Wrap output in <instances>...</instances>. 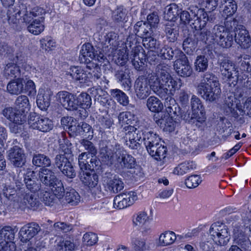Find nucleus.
<instances>
[{"instance_id": "obj_16", "label": "nucleus", "mask_w": 251, "mask_h": 251, "mask_svg": "<svg viewBox=\"0 0 251 251\" xmlns=\"http://www.w3.org/2000/svg\"><path fill=\"white\" fill-rule=\"evenodd\" d=\"M233 241L244 251H251V242L249 237L238 226L233 229Z\"/></svg>"}, {"instance_id": "obj_37", "label": "nucleus", "mask_w": 251, "mask_h": 251, "mask_svg": "<svg viewBox=\"0 0 251 251\" xmlns=\"http://www.w3.org/2000/svg\"><path fill=\"white\" fill-rule=\"evenodd\" d=\"M66 203L72 206L78 204L80 201V196L75 189H71L66 191L64 196Z\"/></svg>"}, {"instance_id": "obj_4", "label": "nucleus", "mask_w": 251, "mask_h": 251, "mask_svg": "<svg viewBox=\"0 0 251 251\" xmlns=\"http://www.w3.org/2000/svg\"><path fill=\"white\" fill-rule=\"evenodd\" d=\"M209 234L215 243L219 246H226L230 239L227 226L219 222L211 225Z\"/></svg>"}, {"instance_id": "obj_48", "label": "nucleus", "mask_w": 251, "mask_h": 251, "mask_svg": "<svg viewBox=\"0 0 251 251\" xmlns=\"http://www.w3.org/2000/svg\"><path fill=\"white\" fill-rule=\"evenodd\" d=\"M20 70L18 66L14 63L7 64L4 70V75L8 77L15 78L19 76Z\"/></svg>"}, {"instance_id": "obj_56", "label": "nucleus", "mask_w": 251, "mask_h": 251, "mask_svg": "<svg viewBox=\"0 0 251 251\" xmlns=\"http://www.w3.org/2000/svg\"><path fill=\"white\" fill-rule=\"evenodd\" d=\"M205 117L201 111L200 113L198 112H193L191 114L190 124L200 127L201 126L202 123L205 122Z\"/></svg>"}, {"instance_id": "obj_29", "label": "nucleus", "mask_w": 251, "mask_h": 251, "mask_svg": "<svg viewBox=\"0 0 251 251\" xmlns=\"http://www.w3.org/2000/svg\"><path fill=\"white\" fill-rule=\"evenodd\" d=\"M78 95H65L60 99V102L66 109L70 110H76L80 103L77 99Z\"/></svg>"}, {"instance_id": "obj_64", "label": "nucleus", "mask_w": 251, "mask_h": 251, "mask_svg": "<svg viewBox=\"0 0 251 251\" xmlns=\"http://www.w3.org/2000/svg\"><path fill=\"white\" fill-rule=\"evenodd\" d=\"M80 135L85 137L86 138L91 139L93 137V131L91 126L87 123H83L81 126Z\"/></svg>"}, {"instance_id": "obj_30", "label": "nucleus", "mask_w": 251, "mask_h": 251, "mask_svg": "<svg viewBox=\"0 0 251 251\" xmlns=\"http://www.w3.org/2000/svg\"><path fill=\"white\" fill-rule=\"evenodd\" d=\"M28 31L35 35L41 33L45 29L44 18L40 17L33 20L27 26Z\"/></svg>"}, {"instance_id": "obj_38", "label": "nucleus", "mask_w": 251, "mask_h": 251, "mask_svg": "<svg viewBox=\"0 0 251 251\" xmlns=\"http://www.w3.org/2000/svg\"><path fill=\"white\" fill-rule=\"evenodd\" d=\"M23 79L18 78L10 81L7 85V89L11 94H20L23 91Z\"/></svg>"}, {"instance_id": "obj_31", "label": "nucleus", "mask_w": 251, "mask_h": 251, "mask_svg": "<svg viewBox=\"0 0 251 251\" xmlns=\"http://www.w3.org/2000/svg\"><path fill=\"white\" fill-rule=\"evenodd\" d=\"M179 8L176 3H171L165 7L164 18L167 21H175L179 15Z\"/></svg>"}, {"instance_id": "obj_40", "label": "nucleus", "mask_w": 251, "mask_h": 251, "mask_svg": "<svg viewBox=\"0 0 251 251\" xmlns=\"http://www.w3.org/2000/svg\"><path fill=\"white\" fill-rule=\"evenodd\" d=\"M131 245L133 251H146L148 249L146 240L140 237H131Z\"/></svg>"}, {"instance_id": "obj_20", "label": "nucleus", "mask_w": 251, "mask_h": 251, "mask_svg": "<svg viewBox=\"0 0 251 251\" xmlns=\"http://www.w3.org/2000/svg\"><path fill=\"white\" fill-rule=\"evenodd\" d=\"M38 175L43 184L50 187L58 179L52 170L45 167L40 169Z\"/></svg>"}, {"instance_id": "obj_7", "label": "nucleus", "mask_w": 251, "mask_h": 251, "mask_svg": "<svg viewBox=\"0 0 251 251\" xmlns=\"http://www.w3.org/2000/svg\"><path fill=\"white\" fill-rule=\"evenodd\" d=\"M220 67L222 75L229 81H232L233 85L240 81L242 75L239 76L237 67L231 61L228 59H224L220 62Z\"/></svg>"}, {"instance_id": "obj_50", "label": "nucleus", "mask_w": 251, "mask_h": 251, "mask_svg": "<svg viewBox=\"0 0 251 251\" xmlns=\"http://www.w3.org/2000/svg\"><path fill=\"white\" fill-rule=\"evenodd\" d=\"M150 35L144 37L143 39V44L144 47L150 50L151 51L156 52L158 49V44L156 39Z\"/></svg>"}, {"instance_id": "obj_59", "label": "nucleus", "mask_w": 251, "mask_h": 251, "mask_svg": "<svg viewBox=\"0 0 251 251\" xmlns=\"http://www.w3.org/2000/svg\"><path fill=\"white\" fill-rule=\"evenodd\" d=\"M97 235L93 232H88L84 234L83 237V244L87 246L94 245L98 242Z\"/></svg>"}, {"instance_id": "obj_43", "label": "nucleus", "mask_w": 251, "mask_h": 251, "mask_svg": "<svg viewBox=\"0 0 251 251\" xmlns=\"http://www.w3.org/2000/svg\"><path fill=\"white\" fill-rule=\"evenodd\" d=\"M147 106L151 111L154 112H160L163 108V105L161 101L153 96L148 99Z\"/></svg>"}, {"instance_id": "obj_36", "label": "nucleus", "mask_w": 251, "mask_h": 251, "mask_svg": "<svg viewBox=\"0 0 251 251\" xmlns=\"http://www.w3.org/2000/svg\"><path fill=\"white\" fill-rule=\"evenodd\" d=\"M176 239V235L172 231H166L159 236V242L162 246H167L173 244Z\"/></svg>"}, {"instance_id": "obj_27", "label": "nucleus", "mask_w": 251, "mask_h": 251, "mask_svg": "<svg viewBox=\"0 0 251 251\" xmlns=\"http://www.w3.org/2000/svg\"><path fill=\"white\" fill-rule=\"evenodd\" d=\"M35 176V172L33 171H28L25 175L24 181L26 188L31 193H36L41 189V184L36 178L33 177Z\"/></svg>"}, {"instance_id": "obj_10", "label": "nucleus", "mask_w": 251, "mask_h": 251, "mask_svg": "<svg viewBox=\"0 0 251 251\" xmlns=\"http://www.w3.org/2000/svg\"><path fill=\"white\" fill-rule=\"evenodd\" d=\"M179 53V58L174 63V69L176 73L182 77H188L192 73V68L187 57L181 50H176Z\"/></svg>"}, {"instance_id": "obj_44", "label": "nucleus", "mask_w": 251, "mask_h": 251, "mask_svg": "<svg viewBox=\"0 0 251 251\" xmlns=\"http://www.w3.org/2000/svg\"><path fill=\"white\" fill-rule=\"evenodd\" d=\"M208 65V59L204 55H198L194 62L195 69L198 72H203L206 71Z\"/></svg>"}, {"instance_id": "obj_47", "label": "nucleus", "mask_w": 251, "mask_h": 251, "mask_svg": "<svg viewBox=\"0 0 251 251\" xmlns=\"http://www.w3.org/2000/svg\"><path fill=\"white\" fill-rule=\"evenodd\" d=\"M176 50H173L171 48L165 46L159 50L158 49L156 52L158 53V55L162 59L171 60L173 58L175 52L179 54V53L176 51Z\"/></svg>"}, {"instance_id": "obj_32", "label": "nucleus", "mask_w": 251, "mask_h": 251, "mask_svg": "<svg viewBox=\"0 0 251 251\" xmlns=\"http://www.w3.org/2000/svg\"><path fill=\"white\" fill-rule=\"evenodd\" d=\"M135 34L137 35L144 37L150 35H152V31L151 27H149L148 25L143 21L137 22L134 26Z\"/></svg>"}, {"instance_id": "obj_1", "label": "nucleus", "mask_w": 251, "mask_h": 251, "mask_svg": "<svg viewBox=\"0 0 251 251\" xmlns=\"http://www.w3.org/2000/svg\"><path fill=\"white\" fill-rule=\"evenodd\" d=\"M157 76L151 74L149 77L151 88L156 94H173L180 89L182 82L180 78H173L169 73V66L165 64L157 66Z\"/></svg>"}, {"instance_id": "obj_9", "label": "nucleus", "mask_w": 251, "mask_h": 251, "mask_svg": "<svg viewBox=\"0 0 251 251\" xmlns=\"http://www.w3.org/2000/svg\"><path fill=\"white\" fill-rule=\"evenodd\" d=\"M54 165L67 177L74 178L75 177L76 172L74 167L65 154L56 155L54 158Z\"/></svg>"}, {"instance_id": "obj_42", "label": "nucleus", "mask_w": 251, "mask_h": 251, "mask_svg": "<svg viewBox=\"0 0 251 251\" xmlns=\"http://www.w3.org/2000/svg\"><path fill=\"white\" fill-rule=\"evenodd\" d=\"M40 47L45 52H49L55 50L56 43L50 37L42 38L40 40Z\"/></svg>"}, {"instance_id": "obj_19", "label": "nucleus", "mask_w": 251, "mask_h": 251, "mask_svg": "<svg viewBox=\"0 0 251 251\" xmlns=\"http://www.w3.org/2000/svg\"><path fill=\"white\" fill-rule=\"evenodd\" d=\"M190 12L194 16V27L196 30H200L203 28L206 25L208 20L207 13L202 8H198L197 7H192L190 8Z\"/></svg>"}, {"instance_id": "obj_63", "label": "nucleus", "mask_w": 251, "mask_h": 251, "mask_svg": "<svg viewBox=\"0 0 251 251\" xmlns=\"http://www.w3.org/2000/svg\"><path fill=\"white\" fill-rule=\"evenodd\" d=\"M180 18V24L183 25H187L190 23V22L194 18L193 15L191 12L186 10H182L179 13Z\"/></svg>"}, {"instance_id": "obj_58", "label": "nucleus", "mask_w": 251, "mask_h": 251, "mask_svg": "<svg viewBox=\"0 0 251 251\" xmlns=\"http://www.w3.org/2000/svg\"><path fill=\"white\" fill-rule=\"evenodd\" d=\"M52 189L53 191V194L59 199H61L63 198L65 189L64 187V185L63 182L61 180L59 179H57L55 183L51 186Z\"/></svg>"}, {"instance_id": "obj_53", "label": "nucleus", "mask_w": 251, "mask_h": 251, "mask_svg": "<svg viewBox=\"0 0 251 251\" xmlns=\"http://www.w3.org/2000/svg\"><path fill=\"white\" fill-rule=\"evenodd\" d=\"M56 247L58 251H74L75 246L73 240H66L59 241Z\"/></svg>"}, {"instance_id": "obj_39", "label": "nucleus", "mask_w": 251, "mask_h": 251, "mask_svg": "<svg viewBox=\"0 0 251 251\" xmlns=\"http://www.w3.org/2000/svg\"><path fill=\"white\" fill-rule=\"evenodd\" d=\"M195 168L196 164L193 161L183 162L176 167L174 169L173 173L177 175H183Z\"/></svg>"}, {"instance_id": "obj_34", "label": "nucleus", "mask_w": 251, "mask_h": 251, "mask_svg": "<svg viewBox=\"0 0 251 251\" xmlns=\"http://www.w3.org/2000/svg\"><path fill=\"white\" fill-rule=\"evenodd\" d=\"M17 109L20 112L21 114H24L25 117H26L25 113L30 109L29 100L25 95H21L16 100Z\"/></svg>"}, {"instance_id": "obj_5", "label": "nucleus", "mask_w": 251, "mask_h": 251, "mask_svg": "<svg viewBox=\"0 0 251 251\" xmlns=\"http://www.w3.org/2000/svg\"><path fill=\"white\" fill-rule=\"evenodd\" d=\"M197 91L200 94H219L221 89L217 77L211 73H205L197 87Z\"/></svg>"}, {"instance_id": "obj_11", "label": "nucleus", "mask_w": 251, "mask_h": 251, "mask_svg": "<svg viewBox=\"0 0 251 251\" xmlns=\"http://www.w3.org/2000/svg\"><path fill=\"white\" fill-rule=\"evenodd\" d=\"M102 184L107 191L116 194L123 189L124 184L123 181L110 173H106L102 178Z\"/></svg>"}, {"instance_id": "obj_41", "label": "nucleus", "mask_w": 251, "mask_h": 251, "mask_svg": "<svg viewBox=\"0 0 251 251\" xmlns=\"http://www.w3.org/2000/svg\"><path fill=\"white\" fill-rule=\"evenodd\" d=\"M127 128L126 130H128V132L126 133L125 136V140L126 141H131L135 139L138 140L139 141L142 138V131H140L134 127L130 126H128L125 127Z\"/></svg>"}, {"instance_id": "obj_2", "label": "nucleus", "mask_w": 251, "mask_h": 251, "mask_svg": "<svg viewBox=\"0 0 251 251\" xmlns=\"http://www.w3.org/2000/svg\"><path fill=\"white\" fill-rule=\"evenodd\" d=\"M104 157L109 165L117 164L122 168L131 169L135 165V158L127 154L123 147L115 140L106 147Z\"/></svg>"}, {"instance_id": "obj_17", "label": "nucleus", "mask_w": 251, "mask_h": 251, "mask_svg": "<svg viewBox=\"0 0 251 251\" xmlns=\"http://www.w3.org/2000/svg\"><path fill=\"white\" fill-rule=\"evenodd\" d=\"M18 203L19 207L22 210L27 207L33 210H37L40 204L37 195L35 193H26L25 190H24V194L21 200L19 201Z\"/></svg>"}, {"instance_id": "obj_60", "label": "nucleus", "mask_w": 251, "mask_h": 251, "mask_svg": "<svg viewBox=\"0 0 251 251\" xmlns=\"http://www.w3.org/2000/svg\"><path fill=\"white\" fill-rule=\"evenodd\" d=\"M91 158L89 160L87 165V171L94 172L95 170H99L100 167V160L97 157L96 155L91 156Z\"/></svg>"}, {"instance_id": "obj_13", "label": "nucleus", "mask_w": 251, "mask_h": 251, "mask_svg": "<svg viewBox=\"0 0 251 251\" xmlns=\"http://www.w3.org/2000/svg\"><path fill=\"white\" fill-rule=\"evenodd\" d=\"M8 159L15 167L21 168L25 165L26 156L23 149L15 146L8 151Z\"/></svg>"}, {"instance_id": "obj_26", "label": "nucleus", "mask_w": 251, "mask_h": 251, "mask_svg": "<svg viewBox=\"0 0 251 251\" xmlns=\"http://www.w3.org/2000/svg\"><path fill=\"white\" fill-rule=\"evenodd\" d=\"M23 188L15 189L14 187L5 184L2 190L3 195L8 200L19 203L24 194Z\"/></svg>"}, {"instance_id": "obj_57", "label": "nucleus", "mask_w": 251, "mask_h": 251, "mask_svg": "<svg viewBox=\"0 0 251 251\" xmlns=\"http://www.w3.org/2000/svg\"><path fill=\"white\" fill-rule=\"evenodd\" d=\"M239 64L241 71L245 72L242 73L245 74L251 68V57L247 54H244L239 58Z\"/></svg>"}, {"instance_id": "obj_51", "label": "nucleus", "mask_w": 251, "mask_h": 251, "mask_svg": "<svg viewBox=\"0 0 251 251\" xmlns=\"http://www.w3.org/2000/svg\"><path fill=\"white\" fill-rule=\"evenodd\" d=\"M78 100L80 103L78 104V106L81 107L83 110L82 112L85 113L84 117H86V109L89 108L92 104L91 98L90 95H78Z\"/></svg>"}, {"instance_id": "obj_45", "label": "nucleus", "mask_w": 251, "mask_h": 251, "mask_svg": "<svg viewBox=\"0 0 251 251\" xmlns=\"http://www.w3.org/2000/svg\"><path fill=\"white\" fill-rule=\"evenodd\" d=\"M149 217L145 212H140L132 218L133 225L135 226L143 227L149 221Z\"/></svg>"}, {"instance_id": "obj_33", "label": "nucleus", "mask_w": 251, "mask_h": 251, "mask_svg": "<svg viewBox=\"0 0 251 251\" xmlns=\"http://www.w3.org/2000/svg\"><path fill=\"white\" fill-rule=\"evenodd\" d=\"M32 163L37 167L47 168L50 166L51 161L50 159L44 154H34L32 158Z\"/></svg>"}, {"instance_id": "obj_49", "label": "nucleus", "mask_w": 251, "mask_h": 251, "mask_svg": "<svg viewBox=\"0 0 251 251\" xmlns=\"http://www.w3.org/2000/svg\"><path fill=\"white\" fill-rule=\"evenodd\" d=\"M104 44L107 47L110 46L112 50L116 49L119 45L117 34L112 32L108 33L105 36Z\"/></svg>"}, {"instance_id": "obj_21", "label": "nucleus", "mask_w": 251, "mask_h": 251, "mask_svg": "<svg viewBox=\"0 0 251 251\" xmlns=\"http://www.w3.org/2000/svg\"><path fill=\"white\" fill-rule=\"evenodd\" d=\"M220 8L223 17L226 20H236L231 17L236 11L237 6L236 2L233 0H221Z\"/></svg>"}, {"instance_id": "obj_23", "label": "nucleus", "mask_w": 251, "mask_h": 251, "mask_svg": "<svg viewBox=\"0 0 251 251\" xmlns=\"http://www.w3.org/2000/svg\"><path fill=\"white\" fill-rule=\"evenodd\" d=\"M242 96V95H227V97H226V95H225V107L228 108L229 112L231 113H235V108L243 112V110L240 100H243Z\"/></svg>"}, {"instance_id": "obj_52", "label": "nucleus", "mask_w": 251, "mask_h": 251, "mask_svg": "<svg viewBox=\"0 0 251 251\" xmlns=\"http://www.w3.org/2000/svg\"><path fill=\"white\" fill-rule=\"evenodd\" d=\"M79 143L87 151L85 152L88 155L93 156L97 154V149L92 142L87 139H83L80 140Z\"/></svg>"}, {"instance_id": "obj_28", "label": "nucleus", "mask_w": 251, "mask_h": 251, "mask_svg": "<svg viewBox=\"0 0 251 251\" xmlns=\"http://www.w3.org/2000/svg\"><path fill=\"white\" fill-rule=\"evenodd\" d=\"M95 57L94 49L92 45L89 43L82 45L80 52L79 60L81 62L88 63Z\"/></svg>"}, {"instance_id": "obj_3", "label": "nucleus", "mask_w": 251, "mask_h": 251, "mask_svg": "<svg viewBox=\"0 0 251 251\" xmlns=\"http://www.w3.org/2000/svg\"><path fill=\"white\" fill-rule=\"evenodd\" d=\"M225 26H214L212 33L214 40L218 45L223 48H229L233 43L234 29L237 26L236 20H226L225 22Z\"/></svg>"}, {"instance_id": "obj_18", "label": "nucleus", "mask_w": 251, "mask_h": 251, "mask_svg": "<svg viewBox=\"0 0 251 251\" xmlns=\"http://www.w3.org/2000/svg\"><path fill=\"white\" fill-rule=\"evenodd\" d=\"M41 228L36 223H30L23 226L19 232L21 241L26 243L35 236L40 231Z\"/></svg>"}, {"instance_id": "obj_25", "label": "nucleus", "mask_w": 251, "mask_h": 251, "mask_svg": "<svg viewBox=\"0 0 251 251\" xmlns=\"http://www.w3.org/2000/svg\"><path fill=\"white\" fill-rule=\"evenodd\" d=\"M79 176L82 183L89 188L97 186L99 183V176L94 172L80 171Z\"/></svg>"}, {"instance_id": "obj_14", "label": "nucleus", "mask_w": 251, "mask_h": 251, "mask_svg": "<svg viewBox=\"0 0 251 251\" xmlns=\"http://www.w3.org/2000/svg\"><path fill=\"white\" fill-rule=\"evenodd\" d=\"M234 38L235 42L242 49H248L251 45V38L245 27L240 25L234 29Z\"/></svg>"}, {"instance_id": "obj_46", "label": "nucleus", "mask_w": 251, "mask_h": 251, "mask_svg": "<svg viewBox=\"0 0 251 251\" xmlns=\"http://www.w3.org/2000/svg\"><path fill=\"white\" fill-rule=\"evenodd\" d=\"M112 18L117 23L126 22L127 20V11L123 6L117 7L112 13Z\"/></svg>"}, {"instance_id": "obj_8", "label": "nucleus", "mask_w": 251, "mask_h": 251, "mask_svg": "<svg viewBox=\"0 0 251 251\" xmlns=\"http://www.w3.org/2000/svg\"><path fill=\"white\" fill-rule=\"evenodd\" d=\"M7 14L9 23L17 24L21 19L28 25L34 19L31 12L27 11L25 8L21 9L18 7H9Z\"/></svg>"}, {"instance_id": "obj_15", "label": "nucleus", "mask_w": 251, "mask_h": 251, "mask_svg": "<svg viewBox=\"0 0 251 251\" xmlns=\"http://www.w3.org/2000/svg\"><path fill=\"white\" fill-rule=\"evenodd\" d=\"M137 200L136 193L130 191L117 195L114 199L113 205L120 209H124L133 204Z\"/></svg>"}, {"instance_id": "obj_6", "label": "nucleus", "mask_w": 251, "mask_h": 251, "mask_svg": "<svg viewBox=\"0 0 251 251\" xmlns=\"http://www.w3.org/2000/svg\"><path fill=\"white\" fill-rule=\"evenodd\" d=\"M28 124L32 128L44 132H48L53 127V122L51 120L34 112L30 113Z\"/></svg>"}, {"instance_id": "obj_54", "label": "nucleus", "mask_w": 251, "mask_h": 251, "mask_svg": "<svg viewBox=\"0 0 251 251\" xmlns=\"http://www.w3.org/2000/svg\"><path fill=\"white\" fill-rule=\"evenodd\" d=\"M36 103L40 109L47 110L50 103V95H37Z\"/></svg>"}, {"instance_id": "obj_55", "label": "nucleus", "mask_w": 251, "mask_h": 251, "mask_svg": "<svg viewBox=\"0 0 251 251\" xmlns=\"http://www.w3.org/2000/svg\"><path fill=\"white\" fill-rule=\"evenodd\" d=\"M139 49L137 47H134L132 49L129 56L132 65L136 70H139L143 64L139 56Z\"/></svg>"}, {"instance_id": "obj_22", "label": "nucleus", "mask_w": 251, "mask_h": 251, "mask_svg": "<svg viewBox=\"0 0 251 251\" xmlns=\"http://www.w3.org/2000/svg\"><path fill=\"white\" fill-rule=\"evenodd\" d=\"M2 114L7 119L17 125H22L26 120L24 114H21L17 109L11 107L4 108L2 110Z\"/></svg>"}, {"instance_id": "obj_12", "label": "nucleus", "mask_w": 251, "mask_h": 251, "mask_svg": "<svg viewBox=\"0 0 251 251\" xmlns=\"http://www.w3.org/2000/svg\"><path fill=\"white\" fill-rule=\"evenodd\" d=\"M18 228L17 226H5L0 230V247H8L11 249L12 245L14 244L12 241L15 238V234Z\"/></svg>"}, {"instance_id": "obj_35", "label": "nucleus", "mask_w": 251, "mask_h": 251, "mask_svg": "<svg viewBox=\"0 0 251 251\" xmlns=\"http://www.w3.org/2000/svg\"><path fill=\"white\" fill-rule=\"evenodd\" d=\"M143 136V141L146 147H151L153 145H156L158 143L160 142V139L156 133H153L151 131H145L142 133Z\"/></svg>"}, {"instance_id": "obj_24", "label": "nucleus", "mask_w": 251, "mask_h": 251, "mask_svg": "<svg viewBox=\"0 0 251 251\" xmlns=\"http://www.w3.org/2000/svg\"><path fill=\"white\" fill-rule=\"evenodd\" d=\"M66 75H70L72 78L79 81L80 83L87 82L91 75L90 73H87L81 67L78 66L71 67Z\"/></svg>"}, {"instance_id": "obj_62", "label": "nucleus", "mask_w": 251, "mask_h": 251, "mask_svg": "<svg viewBox=\"0 0 251 251\" xmlns=\"http://www.w3.org/2000/svg\"><path fill=\"white\" fill-rule=\"evenodd\" d=\"M89 155L85 152H82L78 156V161L81 171H87V165L89 163Z\"/></svg>"}, {"instance_id": "obj_61", "label": "nucleus", "mask_w": 251, "mask_h": 251, "mask_svg": "<svg viewBox=\"0 0 251 251\" xmlns=\"http://www.w3.org/2000/svg\"><path fill=\"white\" fill-rule=\"evenodd\" d=\"M201 180L198 175H192L188 177L185 180V184L189 188L197 187Z\"/></svg>"}]
</instances>
